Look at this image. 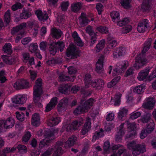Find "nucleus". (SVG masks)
Masks as SVG:
<instances>
[{"label":"nucleus","mask_w":156,"mask_h":156,"mask_svg":"<svg viewBox=\"0 0 156 156\" xmlns=\"http://www.w3.org/2000/svg\"><path fill=\"white\" fill-rule=\"evenodd\" d=\"M152 39L149 38L146 41L144 44V47L142 51V53H140L136 58L135 63L133 65L134 67L136 69H138L148 62L147 60L145 58L144 54L150 49Z\"/></svg>","instance_id":"1"},{"label":"nucleus","mask_w":156,"mask_h":156,"mask_svg":"<svg viewBox=\"0 0 156 156\" xmlns=\"http://www.w3.org/2000/svg\"><path fill=\"white\" fill-rule=\"evenodd\" d=\"M42 80L41 78H38L35 82L34 88L33 100L34 104L38 107H42L41 97L42 94Z\"/></svg>","instance_id":"2"},{"label":"nucleus","mask_w":156,"mask_h":156,"mask_svg":"<svg viewBox=\"0 0 156 156\" xmlns=\"http://www.w3.org/2000/svg\"><path fill=\"white\" fill-rule=\"evenodd\" d=\"M127 147L131 150L134 156L138 155L141 153H143L146 151V146L144 143L137 144L136 142L133 141L127 144Z\"/></svg>","instance_id":"3"},{"label":"nucleus","mask_w":156,"mask_h":156,"mask_svg":"<svg viewBox=\"0 0 156 156\" xmlns=\"http://www.w3.org/2000/svg\"><path fill=\"white\" fill-rule=\"evenodd\" d=\"M80 51L74 45H70L66 49V56L71 59L77 58L79 56Z\"/></svg>","instance_id":"4"},{"label":"nucleus","mask_w":156,"mask_h":156,"mask_svg":"<svg viewBox=\"0 0 156 156\" xmlns=\"http://www.w3.org/2000/svg\"><path fill=\"white\" fill-rule=\"evenodd\" d=\"M124 124L126 125L128 129V133L127 135L128 138L131 137L135 134V130L136 128V124L134 122L130 123L128 121H125L124 123H122L120 126V128L123 129Z\"/></svg>","instance_id":"5"},{"label":"nucleus","mask_w":156,"mask_h":156,"mask_svg":"<svg viewBox=\"0 0 156 156\" xmlns=\"http://www.w3.org/2000/svg\"><path fill=\"white\" fill-rule=\"evenodd\" d=\"M112 154L110 156H120L126 152L124 146L120 144H114L111 147Z\"/></svg>","instance_id":"6"},{"label":"nucleus","mask_w":156,"mask_h":156,"mask_svg":"<svg viewBox=\"0 0 156 156\" xmlns=\"http://www.w3.org/2000/svg\"><path fill=\"white\" fill-rule=\"evenodd\" d=\"M128 62L127 61H124L118 64L116 67L113 70L112 75L115 76L119 75L127 68L128 66Z\"/></svg>","instance_id":"7"},{"label":"nucleus","mask_w":156,"mask_h":156,"mask_svg":"<svg viewBox=\"0 0 156 156\" xmlns=\"http://www.w3.org/2000/svg\"><path fill=\"white\" fill-rule=\"evenodd\" d=\"M30 86V85L27 81L23 79L18 80L13 85L14 88L17 90L28 88Z\"/></svg>","instance_id":"8"},{"label":"nucleus","mask_w":156,"mask_h":156,"mask_svg":"<svg viewBox=\"0 0 156 156\" xmlns=\"http://www.w3.org/2000/svg\"><path fill=\"white\" fill-rule=\"evenodd\" d=\"M83 119L82 118L74 121L71 124L67 127L66 130L69 131L72 130H76L78 128L83 124Z\"/></svg>","instance_id":"9"},{"label":"nucleus","mask_w":156,"mask_h":156,"mask_svg":"<svg viewBox=\"0 0 156 156\" xmlns=\"http://www.w3.org/2000/svg\"><path fill=\"white\" fill-rule=\"evenodd\" d=\"M86 32L91 36L90 46H92L96 41L97 35L96 33L94 32L92 27L90 26L87 27L86 29Z\"/></svg>","instance_id":"10"},{"label":"nucleus","mask_w":156,"mask_h":156,"mask_svg":"<svg viewBox=\"0 0 156 156\" xmlns=\"http://www.w3.org/2000/svg\"><path fill=\"white\" fill-rule=\"evenodd\" d=\"M148 26V20L145 19L140 21L138 24L137 28L140 33H144Z\"/></svg>","instance_id":"11"},{"label":"nucleus","mask_w":156,"mask_h":156,"mask_svg":"<svg viewBox=\"0 0 156 156\" xmlns=\"http://www.w3.org/2000/svg\"><path fill=\"white\" fill-rule=\"evenodd\" d=\"M63 145V143L61 141H58L55 146L54 150V152L53 154L54 156H58L61 155L63 152L62 147Z\"/></svg>","instance_id":"12"},{"label":"nucleus","mask_w":156,"mask_h":156,"mask_svg":"<svg viewBox=\"0 0 156 156\" xmlns=\"http://www.w3.org/2000/svg\"><path fill=\"white\" fill-rule=\"evenodd\" d=\"M155 102V101L153 98H148L147 99V102H144L142 106L146 109H152L154 108Z\"/></svg>","instance_id":"13"},{"label":"nucleus","mask_w":156,"mask_h":156,"mask_svg":"<svg viewBox=\"0 0 156 156\" xmlns=\"http://www.w3.org/2000/svg\"><path fill=\"white\" fill-rule=\"evenodd\" d=\"M126 51V48L124 47H120L116 48L113 52V57L117 58L124 55Z\"/></svg>","instance_id":"14"},{"label":"nucleus","mask_w":156,"mask_h":156,"mask_svg":"<svg viewBox=\"0 0 156 156\" xmlns=\"http://www.w3.org/2000/svg\"><path fill=\"white\" fill-rule=\"evenodd\" d=\"M90 128V119L89 117H87L86 118V122L81 130V134L82 135L86 134L89 131Z\"/></svg>","instance_id":"15"},{"label":"nucleus","mask_w":156,"mask_h":156,"mask_svg":"<svg viewBox=\"0 0 156 156\" xmlns=\"http://www.w3.org/2000/svg\"><path fill=\"white\" fill-rule=\"evenodd\" d=\"M57 98L56 97L51 99L50 102L47 105L46 107L45 112H48L54 108L57 103Z\"/></svg>","instance_id":"16"},{"label":"nucleus","mask_w":156,"mask_h":156,"mask_svg":"<svg viewBox=\"0 0 156 156\" xmlns=\"http://www.w3.org/2000/svg\"><path fill=\"white\" fill-rule=\"evenodd\" d=\"M39 20L41 21L46 20L48 18V14L46 13H43L42 11L40 10H37L35 12Z\"/></svg>","instance_id":"17"},{"label":"nucleus","mask_w":156,"mask_h":156,"mask_svg":"<svg viewBox=\"0 0 156 156\" xmlns=\"http://www.w3.org/2000/svg\"><path fill=\"white\" fill-rule=\"evenodd\" d=\"M153 2L152 0H145L144 1L141 5L142 10L143 11L149 10L151 8V5Z\"/></svg>","instance_id":"18"},{"label":"nucleus","mask_w":156,"mask_h":156,"mask_svg":"<svg viewBox=\"0 0 156 156\" xmlns=\"http://www.w3.org/2000/svg\"><path fill=\"white\" fill-rule=\"evenodd\" d=\"M68 103V99L66 98H64L61 100L57 107V109L58 111L61 112L64 109Z\"/></svg>","instance_id":"19"},{"label":"nucleus","mask_w":156,"mask_h":156,"mask_svg":"<svg viewBox=\"0 0 156 156\" xmlns=\"http://www.w3.org/2000/svg\"><path fill=\"white\" fill-rule=\"evenodd\" d=\"M104 85V81L101 79H99L94 80L91 82V86L97 89H100Z\"/></svg>","instance_id":"20"},{"label":"nucleus","mask_w":156,"mask_h":156,"mask_svg":"<svg viewBox=\"0 0 156 156\" xmlns=\"http://www.w3.org/2000/svg\"><path fill=\"white\" fill-rule=\"evenodd\" d=\"M61 121L60 118L59 117H51L49 119L47 122V125L51 127L58 124Z\"/></svg>","instance_id":"21"},{"label":"nucleus","mask_w":156,"mask_h":156,"mask_svg":"<svg viewBox=\"0 0 156 156\" xmlns=\"http://www.w3.org/2000/svg\"><path fill=\"white\" fill-rule=\"evenodd\" d=\"M51 34L53 37L58 39L61 37L62 32L60 30L53 27L51 29Z\"/></svg>","instance_id":"22"},{"label":"nucleus","mask_w":156,"mask_h":156,"mask_svg":"<svg viewBox=\"0 0 156 156\" xmlns=\"http://www.w3.org/2000/svg\"><path fill=\"white\" fill-rule=\"evenodd\" d=\"M31 122L32 125L35 126H37L40 125V118L38 114L35 113L33 115Z\"/></svg>","instance_id":"23"},{"label":"nucleus","mask_w":156,"mask_h":156,"mask_svg":"<svg viewBox=\"0 0 156 156\" xmlns=\"http://www.w3.org/2000/svg\"><path fill=\"white\" fill-rule=\"evenodd\" d=\"M82 7V4L80 2H74L71 5V10L75 13H77L81 9Z\"/></svg>","instance_id":"24"},{"label":"nucleus","mask_w":156,"mask_h":156,"mask_svg":"<svg viewBox=\"0 0 156 156\" xmlns=\"http://www.w3.org/2000/svg\"><path fill=\"white\" fill-rule=\"evenodd\" d=\"M77 138L75 136L72 135L70 136L67 141L65 143V147L67 148L73 146L75 143Z\"/></svg>","instance_id":"25"},{"label":"nucleus","mask_w":156,"mask_h":156,"mask_svg":"<svg viewBox=\"0 0 156 156\" xmlns=\"http://www.w3.org/2000/svg\"><path fill=\"white\" fill-rule=\"evenodd\" d=\"M27 98L23 96H16L13 99V102L16 104H22L26 102Z\"/></svg>","instance_id":"26"},{"label":"nucleus","mask_w":156,"mask_h":156,"mask_svg":"<svg viewBox=\"0 0 156 156\" xmlns=\"http://www.w3.org/2000/svg\"><path fill=\"white\" fill-rule=\"evenodd\" d=\"M128 110L125 108H123L119 110L118 114V119L121 120H124L126 118Z\"/></svg>","instance_id":"27"},{"label":"nucleus","mask_w":156,"mask_h":156,"mask_svg":"<svg viewBox=\"0 0 156 156\" xmlns=\"http://www.w3.org/2000/svg\"><path fill=\"white\" fill-rule=\"evenodd\" d=\"M72 37H73L75 43L79 46H82L83 45V43L81 41L80 37L78 36V34L76 31L74 32L72 34Z\"/></svg>","instance_id":"28"},{"label":"nucleus","mask_w":156,"mask_h":156,"mask_svg":"<svg viewBox=\"0 0 156 156\" xmlns=\"http://www.w3.org/2000/svg\"><path fill=\"white\" fill-rule=\"evenodd\" d=\"M149 72V69H147L141 71L139 73V75L137 77L138 79L140 81L145 79Z\"/></svg>","instance_id":"29"},{"label":"nucleus","mask_w":156,"mask_h":156,"mask_svg":"<svg viewBox=\"0 0 156 156\" xmlns=\"http://www.w3.org/2000/svg\"><path fill=\"white\" fill-rule=\"evenodd\" d=\"M119 131L117 132L115 137V140L117 143L121 142L122 140V136L124 135L125 133V130L124 129H122L120 128V126L119 129Z\"/></svg>","instance_id":"30"},{"label":"nucleus","mask_w":156,"mask_h":156,"mask_svg":"<svg viewBox=\"0 0 156 156\" xmlns=\"http://www.w3.org/2000/svg\"><path fill=\"white\" fill-rule=\"evenodd\" d=\"M141 122L143 123H147L153 120L151 118V115L150 113H145L143 116L141 118Z\"/></svg>","instance_id":"31"},{"label":"nucleus","mask_w":156,"mask_h":156,"mask_svg":"<svg viewBox=\"0 0 156 156\" xmlns=\"http://www.w3.org/2000/svg\"><path fill=\"white\" fill-rule=\"evenodd\" d=\"M70 86L68 84H62L60 86L58 90L59 92L64 94H68Z\"/></svg>","instance_id":"32"},{"label":"nucleus","mask_w":156,"mask_h":156,"mask_svg":"<svg viewBox=\"0 0 156 156\" xmlns=\"http://www.w3.org/2000/svg\"><path fill=\"white\" fill-rule=\"evenodd\" d=\"M96 71L99 74L102 76H105V71L103 68V64L98 62H96Z\"/></svg>","instance_id":"33"},{"label":"nucleus","mask_w":156,"mask_h":156,"mask_svg":"<svg viewBox=\"0 0 156 156\" xmlns=\"http://www.w3.org/2000/svg\"><path fill=\"white\" fill-rule=\"evenodd\" d=\"M84 80L86 87H88L91 86V82L93 81H91V75L88 73L85 75L84 78Z\"/></svg>","instance_id":"34"},{"label":"nucleus","mask_w":156,"mask_h":156,"mask_svg":"<svg viewBox=\"0 0 156 156\" xmlns=\"http://www.w3.org/2000/svg\"><path fill=\"white\" fill-rule=\"evenodd\" d=\"M87 112V111L86 108H85L83 105H81L75 109L73 111V113L75 115H77L82 114L83 112Z\"/></svg>","instance_id":"35"},{"label":"nucleus","mask_w":156,"mask_h":156,"mask_svg":"<svg viewBox=\"0 0 156 156\" xmlns=\"http://www.w3.org/2000/svg\"><path fill=\"white\" fill-rule=\"evenodd\" d=\"M154 126L153 120L147 123L146 129L148 133H151L153 131L154 129Z\"/></svg>","instance_id":"36"},{"label":"nucleus","mask_w":156,"mask_h":156,"mask_svg":"<svg viewBox=\"0 0 156 156\" xmlns=\"http://www.w3.org/2000/svg\"><path fill=\"white\" fill-rule=\"evenodd\" d=\"M110 16L112 20L114 22L116 23L119 19L120 14L116 11H113L110 13Z\"/></svg>","instance_id":"37"},{"label":"nucleus","mask_w":156,"mask_h":156,"mask_svg":"<svg viewBox=\"0 0 156 156\" xmlns=\"http://www.w3.org/2000/svg\"><path fill=\"white\" fill-rule=\"evenodd\" d=\"M14 123L13 119L9 118L6 121H5L4 127L6 129L11 128L13 126Z\"/></svg>","instance_id":"38"},{"label":"nucleus","mask_w":156,"mask_h":156,"mask_svg":"<svg viewBox=\"0 0 156 156\" xmlns=\"http://www.w3.org/2000/svg\"><path fill=\"white\" fill-rule=\"evenodd\" d=\"M2 57L3 59V61L9 65L12 64L14 61L13 58L11 56L9 57L6 55H2Z\"/></svg>","instance_id":"39"},{"label":"nucleus","mask_w":156,"mask_h":156,"mask_svg":"<svg viewBox=\"0 0 156 156\" xmlns=\"http://www.w3.org/2000/svg\"><path fill=\"white\" fill-rule=\"evenodd\" d=\"M122 95V94L119 92H117L115 94L113 99L114 101V105L115 106H118L120 105Z\"/></svg>","instance_id":"40"},{"label":"nucleus","mask_w":156,"mask_h":156,"mask_svg":"<svg viewBox=\"0 0 156 156\" xmlns=\"http://www.w3.org/2000/svg\"><path fill=\"white\" fill-rule=\"evenodd\" d=\"M145 87V86L143 84L138 86L133 89V91L138 94H141L144 90Z\"/></svg>","instance_id":"41"},{"label":"nucleus","mask_w":156,"mask_h":156,"mask_svg":"<svg viewBox=\"0 0 156 156\" xmlns=\"http://www.w3.org/2000/svg\"><path fill=\"white\" fill-rule=\"evenodd\" d=\"M105 45V41L104 40H101L97 45L95 48V50L97 52H99L102 50Z\"/></svg>","instance_id":"42"},{"label":"nucleus","mask_w":156,"mask_h":156,"mask_svg":"<svg viewBox=\"0 0 156 156\" xmlns=\"http://www.w3.org/2000/svg\"><path fill=\"white\" fill-rule=\"evenodd\" d=\"M94 100L92 98H90L86 101L84 103L82 104L84 107L86 108L87 111L90 107L92 106Z\"/></svg>","instance_id":"43"},{"label":"nucleus","mask_w":156,"mask_h":156,"mask_svg":"<svg viewBox=\"0 0 156 156\" xmlns=\"http://www.w3.org/2000/svg\"><path fill=\"white\" fill-rule=\"evenodd\" d=\"M3 51L8 54H11L12 52V47L10 43L5 44L3 48Z\"/></svg>","instance_id":"44"},{"label":"nucleus","mask_w":156,"mask_h":156,"mask_svg":"<svg viewBox=\"0 0 156 156\" xmlns=\"http://www.w3.org/2000/svg\"><path fill=\"white\" fill-rule=\"evenodd\" d=\"M57 50L56 45L54 43L50 45L49 51L51 54L55 55L57 52Z\"/></svg>","instance_id":"45"},{"label":"nucleus","mask_w":156,"mask_h":156,"mask_svg":"<svg viewBox=\"0 0 156 156\" xmlns=\"http://www.w3.org/2000/svg\"><path fill=\"white\" fill-rule=\"evenodd\" d=\"M129 22V19L127 18H126L121 20H118L116 23L118 26L120 27H122L126 25Z\"/></svg>","instance_id":"46"},{"label":"nucleus","mask_w":156,"mask_h":156,"mask_svg":"<svg viewBox=\"0 0 156 156\" xmlns=\"http://www.w3.org/2000/svg\"><path fill=\"white\" fill-rule=\"evenodd\" d=\"M56 45L57 49L59 50L61 52L62 51L65 47L64 43L63 41H58L54 43Z\"/></svg>","instance_id":"47"},{"label":"nucleus","mask_w":156,"mask_h":156,"mask_svg":"<svg viewBox=\"0 0 156 156\" xmlns=\"http://www.w3.org/2000/svg\"><path fill=\"white\" fill-rule=\"evenodd\" d=\"M4 19V22L7 24L10 23L11 20L10 10H8L5 14Z\"/></svg>","instance_id":"48"},{"label":"nucleus","mask_w":156,"mask_h":156,"mask_svg":"<svg viewBox=\"0 0 156 156\" xmlns=\"http://www.w3.org/2000/svg\"><path fill=\"white\" fill-rule=\"evenodd\" d=\"M31 16V13L28 11H23L22 13H21L20 17L22 19H27Z\"/></svg>","instance_id":"49"},{"label":"nucleus","mask_w":156,"mask_h":156,"mask_svg":"<svg viewBox=\"0 0 156 156\" xmlns=\"http://www.w3.org/2000/svg\"><path fill=\"white\" fill-rule=\"evenodd\" d=\"M16 147V150L17 149L19 152H26L27 151V148L26 146L23 145L18 144L17 145H15Z\"/></svg>","instance_id":"50"},{"label":"nucleus","mask_w":156,"mask_h":156,"mask_svg":"<svg viewBox=\"0 0 156 156\" xmlns=\"http://www.w3.org/2000/svg\"><path fill=\"white\" fill-rule=\"evenodd\" d=\"M131 0H121L120 3L124 8L127 9L130 7V3Z\"/></svg>","instance_id":"51"},{"label":"nucleus","mask_w":156,"mask_h":156,"mask_svg":"<svg viewBox=\"0 0 156 156\" xmlns=\"http://www.w3.org/2000/svg\"><path fill=\"white\" fill-rule=\"evenodd\" d=\"M16 151V147L14 146L12 147H7L5 148L2 151L3 152L5 153L6 154L9 153H12Z\"/></svg>","instance_id":"52"},{"label":"nucleus","mask_w":156,"mask_h":156,"mask_svg":"<svg viewBox=\"0 0 156 156\" xmlns=\"http://www.w3.org/2000/svg\"><path fill=\"white\" fill-rule=\"evenodd\" d=\"M69 76H66L64 74H60L59 76L58 80L61 82H64L66 81L69 80Z\"/></svg>","instance_id":"53"},{"label":"nucleus","mask_w":156,"mask_h":156,"mask_svg":"<svg viewBox=\"0 0 156 156\" xmlns=\"http://www.w3.org/2000/svg\"><path fill=\"white\" fill-rule=\"evenodd\" d=\"M132 27L131 25H127L122 28V32L123 34H127L130 32L132 30Z\"/></svg>","instance_id":"54"},{"label":"nucleus","mask_w":156,"mask_h":156,"mask_svg":"<svg viewBox=\"0 0 156 156\" xmlns=\"http://www.w3.org/2000/svg\"><path fill=\"white\" fill-rule=\"evenodd\" d=\"M23 6L22 4L19 2H17L13 5L11 7V9L13 11H15L18 9H20L22 8Z\"/></svg>","instance_id":"55"},{"label":"nucleus","mask_w":156,"mask_h":156,"mask_svg":"<svg viewBox=\"0 0 156 156\" xmlns=\"http://www.w3.org/2000/svg\"><path fill=\"white\" fill-rule=\"evenodd\" d=\"M38 46L37 43H31L29 46V49L30 51L32 52L37 50Z\"/></svg>","instance_id":"56"},{"label":"nucleus","mask_w":156,"mask_h":156,"mask_svg":"<svg viewBox=\"0 0 156 156\" xmlns=\"http://www.w3.org/2000/svg\"><path fill=\"white\" fill-rule=\"evenodd\" d=\"M31 136V134L29 131H27L26 133L24 136L22 138V141L25 142H27L30 139Z\"/></svg>","instance_id":"57"},{"label":"nucleus","mask_w":156,"mask_h":156,"mask_svg":"<svg viewBox=\"0 0 156 156\" xmlns=\"http://www.w3.org/2000/svg\"><path fill=\"white\" fill-rule=\"evenodd\" d=\"M69 3L68 2H63L61 4L60 7L62 11H65L67 10Z\"/></svg>","instance_id":"58"},{"label":"nucleus","mask_w":156,"mask_h":156,"mask_svg":"<svg viewBox=\"0 0 156 156\" xmlns=\"http://www.w3.org/2000/svg\"><path fill=\"white\" fill-rule=\"evenodd\" d=\"M89 21L87 18H79V23L81 26L84 27L86 25Z\"/></svg>","instance_id":"59"},{"label":"nucleus","mask_w":156,"mask_h":156,"mask_svg":"<svg viewBox=\"0 0 156 156\" xmlns=\"http://www.w3.org/2000/svg\"><path fill=\"white\" fill-rule=\"evenodd\" d=\"M24 113L23 112H21L20 113L18 112H16V117L17 119L21 121H23L24 120Z\"/></svg>","instance_id":"60"},{"label":"nucleus","mask_w":156,"mask_h":156,"mask_svg":"<svg viewBox=\"0 0 156 156\" xmlns=\"http://www.w3.org/2000/svg\"><path fill=\"white\" fill-rule=\"evenodd\" d=\"M7 80L4 76V72L3 71L0 72V83H4Z\"/></svg>","instance_id":"61"},{"label":"nucleus","mask_w":156,"mask_h":156,"mask_svg":"<svg viewBox=\"0 0 156 156\" xmlns=\"http://www.w3.org/2000/svg\"><path fill=\"white\" fill-rule=\"evenodd\" d=\"M48 43L46 41H43L40 43L39 47L41 50L43 51H45L47 46Z\"/></svg>","instance_id":"62"},{"label":"nucleus","mask_w":156,"mask_h":156,"mask_svg":"<svg viewBox=\"0 0 156 156\" xmlns=\"http://www.w3.org/2000/svg\"><path fill=\"white\" fill-rule=\"evenodd\" d=\"M98 30L102 33L107 34L108 32V28L105 27H100L98 28Z\"/></svg>","instance_id":"63"},{"label":"nucleus","mask_w":156,"mask_h":156,"mask_svg":"<svg viewBox=\"0 0 156 156\" xmlns=\"http://www.w3.org/2000/svg\"><path fill=\"white\" fill-rule=\"evenodd\" d=\"M140 113L139 112H138L131 114L129 118L132 119H134L140 117Z\"/></svg>","instance_id":"64"}]
</instances>
